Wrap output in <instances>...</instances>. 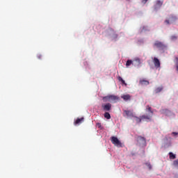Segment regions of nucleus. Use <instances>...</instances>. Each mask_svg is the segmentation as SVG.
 <instances>
[{
  "instance_id": "obj_5",
  "label": "nucleus",
  "mask_w": 178,
  "mask_h": 178,
  "mask_svg": "<svg viewBox=\"0 0 178 178\" xmlns=\"http://www.w3.org/2000/svg\"><path fill=\"white\" fill-rule=\"evenodd\" d=\"M153 63L156 68H160L161 67V62L159 58L156 57H154L153 58Z\"/></svg>"
},
{
  "instance_id": "obj_21",
  "label": "nucleus",
  "mask_w": 178,
  "mask_h": 178,
  "mask_svg": "<svg viewBox=\"0 0 178 178\" xmlns=\"http://www.w3.org/2000/svg\"><path fill=\"white\" fill-rule=\"evenodd\" d=\"M146 111L150 112L152 113V115H153V113H154L153 111L152 110V108L149 106H147Z\"/></svg>"
},
{
  "instance_id": "obj_30",
  "label": "nucleus",
  "mask_w": 178,
  "mask_h": 178,
  "mask_svg": "<svg viewBox=\"0 0 178 178\" xmlns=\"http://www.w3.org/2000/svg\"><path fill=\"white\" fill-rule=\"evenodd\" d=\"M37 57H38V59H42V55L38 54V55L37 56Z\"/></svg>"
},
{
  "instance_id": "obj_8",
  "label": "nucleus",
  "mask_w": 178,
  "mask_h": 178,
  "mask_svg": "<svg viewBox=\"0 0 178 178\" xmlns=\"http://www.w3.org/2000/svg\"><path fill=\"white\" fill-rule=\"evenodd\" d=\"M137 142L140 145H143L146 143V140L144 137L139 136L137 137Z\"/></svg>"
},
{
  "instance_id": "obj_18",
  "label": "nucleus",
  "mask_w": 178,
  "mask_h": 178,
  "mask_svg": "<svg viewBox=\"0 0 178 178\" xmlns=\"http://www.w3.org/2000/svg\"><path fill=\"white\" fill-rule=\"evenodd\" d=\"M169 157L170 159H176V155H175L172 152H169Z\"/></svg>"
},
{
  "instance_id": "obj_29",
  "label": "nucleus",
  "mask_w": 178,
  "mask_h": 178,
  "mask_svg": "<svg viewBox=\"0 0 178 178\" xmlns=\"http://www.w3.org/2000/svg\"><path fill=\"white\" fill-rule=\"evenodd\" d=\"M171 39H172V40H177V36H175V35H172V36H171Z\"/></svg>"
},
{
  "instance_id": "obj_19",
  "label": "nucleus",
  "mask_w": 178,
  "mask_h": 178,
  "mask_svg": "<svg viewBox=\"0 0 178 178\" xmlns=\"http://www.w3.org/2000/svg\"><path fill=\"white\" fill-rule=\"evenodd\" d=\"M104 118L106 119H111V114L108 112H106L104 113Z\"/></svg>"
},
{
  "instance_id": "obj_9",
  "label": "nucleus",
  "mask_w": 178,
  "mask_h": 178,
  "mask_svg": "<svg viewBox=\"0 0 178 178\" xmlns=\"http://www.w3.org/2000/svg\"><path fill=\"white\" fill-rule=\"evenodd\" d=\"M123 111L126 116H128L129 118H134V114L132 111L124 110Z\"/></svg>"
},
{
  "instance_id": "obj_2",
  "label": "nucleus",
  "mask_w": 178,
  "mask_h": 178,
  "mask_svg": "<svg viewBox=\"0 0 178 178\" xmlns=\"http://www.w3.org/2000/svg\"><path fill=\"white\" fill-rule=\"evenodd\" d=\"M111 143L118 147H122V143L120 142L119 138L116 136H111Z\"/></svg>"
},
{
  "instance_id": "obj_17",
  "label": "nucleus",
  "mask_w": 178,
  "mask_h": 178,
  "mask_svg": "<svg viewBox=\"0 0 178 178\" xmlns=\"http://www.w3.org/2000/svg\"><path fill=\"white\" fill-rule=\"evenodd\" d=\"M163 90V87H159L154 90V93L158 94V93L161 92Z\"/></svg>"
},
{
  "instance_id": "obj_12",
  "label": "nucleus",
  "mask_w": 178,
  "mask_h": 178,
  "mask_svg": "<svg viewBox=\"0 0 178 178\" xmlns=\"http://www.w3.org/2000/svg\"><path fill=\"white\" fill-rule=\"evenodd\" d=\"M134 65L135 66H140V64H141V60L139 58H136L134 60Z\"/></svg>"
},
{
  "instance_id": "obj_4",
  "label": "nucleus",
  "mask_w": 178,
  "mask_h": 178,
  "mask_svg": "<svg viewBox=\"0 0 178 178\" xmlns=\"http://www.w3.org/2000/svg\"><path fill=\"white\" fill-rule=\"evenodd\" d=\"M102 107L105 111H110L112 109V104L111 103H108L106 104H102Z\"/></svg>"
},
{
  "instance_id": "obj_11",
  "label": "nucleus",
  "mask_w": 178,
  "mask_h": 178,
  "mask_svg": "<svg viewBox=\"0 0 178 178\" xmlns=\"http://www.w3.org/2000/svg\"><path fill=\"white\" fill-rule=\"evenodd\" d=\"M84 122V118L82 117L81 118H77L76 120L74 122V125H80L82 124V122Z\"/></svg>"
},
{
  "instance_id": "obj_31",
  "label": "nucleus",
  "mask_w": 178,
  "mask_h": 178,
  "mask_svg": "<svg viewBox=\"0 0 178 178\" xmlns=\"http://www.w3.org/2000/svg\"><path fill=\"white\" fill-rule=\"evenodd\" d=\"M148 1V0H142V3L145 5Z\"/></svg>"
},
{
  "instance_id": "obj_25",
  "label": "nucleus",
  "mask_w": 178,
  "mask_h": 178,
  "mask_svg": "<svg viewBox=\"0 0 178 178\" xmlns=\"http://www.w3.org/2000/svg\"><path fill=\"white\" fill-rule=\"evenodd\" d=\"M173 165L175 167H178V159L173 161Z\"/></svg>"
},
{
  "instance_id": "obj_15",
  "label": "nucleus",
  "mask_w": 178,
  "mask_h": 178,
  "mask_svg": "<svg viewBox=\"0 0 178 178\" xmlns=\"http://www.w3.org/2000/svg\"><path fill=\"white\" fill-rule=\"evenodd\" d=\"M124 101H129L131 99V96L129 95H124L121 97Z\"/></svg>"
},
{
  "instance_id": "obj_14",
  "label": "nucleus",
  "mask_w": 178,
  "mask_h": 178,
  "mask_svg": "<svg viewBox=\"0 0 178 178\" xmlns=\"http://www.w3.org/2000/svg\"><path fill=\"white\" fill-rule=\"evenodd\" d=\"M140 83L142 86H148L149 84V81H146L145 79H140Z\"/></svg>"
},
{
  "instance_id": "obj_23",
  "label": "nucleus",
  "mask_w": 178,
  "mask_h": 178,
  "mask_svg": "<svg viewBox=\"0 0 178 178\" xmlns=\"http://www.w3.org/2000/svg\"><path fill=\"white\" fill-rule=\"evenodd\" d=\"M132 64H133V61H132L131 60H128L127 61L126 66H127V67H129V66H130V65H132Z\"/></svg>"
},
{
  "instance_id": "obj_24",
  "label": "nucleus",
  "mask_w": 178,
  "mask_h": 178,
  "mask_svg": "<svg viewBox=\"0 0 178 178\" xmlns=\"http://www.w3.org/2000/svg\"><path fill=\"white\" fill-rule=\"evenodd\" d=\"M175 60H176V70L178 72V57L175 58Z\"/></svg>"
},
{
  "instance_id": "obj_10",
  "label": "nucleus",
  "mask_w": 178,
  "mask_h": 178,
  "mask_svg": "<svg viewBox=\"0 0 178 178\" xmlns=\"http://www.w3.org/2000/svg\"><path fill=\"white\" fill-rule=\"evenodd\" d=\"M168 19L170 23H174L178 19L177 15H169Z\"/></svg>"
},
{
  "instance_id": "obj_13",
  "label": "nucleus",
  "mask_w": 178,
  "mask_h": 178,
  "mask_svg": "<svg viewBox=\"0 0 178 178\" xmlns=\"http://www.w3.org/2000/svg\"><path fill=\"white\" fill-rule=\"evenodd\" d=\"M142 118V120H147V121H151L152 120V115H143L141 116Z\"/></svg>"
},
{
  "instance_id": "obj_26",
  "label": "nucleus",
  "mask_w": 178,
  "mask_h": 178,
  "mask_svg": "<svg viewBox=\"0 0 178 178\" xmlns=\"http://www.w3.org/2000/svg\"><path fill=\"white\" fill-rule=\"evenodd\" d=\"M166 24L169 25L171 24L170 19L165 20L164 22Z\"/></svg>"
},
{
  "instance_id": "obj_27",
  "label": "nucleus",
  "mask_w": 178,
  "mask_h": 178,
  "mask_svg": "<svg viewBox=\"0 0 178 178\" xmlns=\"http://www.w3.org/2000/svg\"><path fill=\"white\" fill-rule=\"evenodd\" d=\"M146 165L147 166V168H149V170H151V169L152 168V166L151 164L149 163H146Z\"/></svg>"
},
{
  "instance_id": "obj_28",
  "label": "nucleus",
  "mask_w": 178,
  "mask_h": 178,
  "mask_svg": "<svg viewBox=\"0 0 178 178\" xmlns=\"http://www.w3.org/2000/svg\"><path fill=\"white\" fill-rule=\"evenodd\" d=\"M172 135H173L175 136H178V132L173 131V132H172Z\"/></svg>"
},
{
  "instance_id": "obj_16",
  "label": "nucleus",
  "mask_w": 178,
  "mask_h": 178,
  "mask_svg": "<svg viewBox=\"0 0 178 178\" xmlns=\"http://www.w3.org/2000/svg\"><path fill=\"white\" fill-rule=\"evenodd\" d=\"M133 118H134V120L136 121V122L137 124L141 123V122L143 120L142 117L138 118V117L134 115V117H133Z\"/></svg>"
},
{
  "instance_id": "obj_6",
  "label": "nucleus",
  "mask_w": 178,
  "mask_h": 178,
  "mask_svg": "<svg viewBox=\"0 0 178 178\" xmlns=\"http://www.w3.org/2000/svg\"><path fill=\"white\" fill-rule=\"evenodd\" d=\"M163 1L161 0H156L154 6V10H157L158 8H161L163 6Z\"/></svg>"
},
{
  "instance_id": "obj_3",
  "label": "nucleus",
  "mask_w": 178,
  "mask_h": 178,
  "mask_svg": "<svg viewBox=\"0 0 178 178\" xmlns=\"http://www.w3.org/2000/svg\"><path fill=\"white\" fill-rule=\"evenodd\" d=\"M154 47L160 48V49H165V48H166V45L160 41H155L154 43Z\"/></svg>"
},
{
  "instance_id": "obj_1",
  "label": "nucleus",
  "mask_w": 178,
  "mask_h": 178,
  "mask_svg": "<svg viewBox=\"0 0 178 178\" xmlns=\"http://www.w3.org/2000/svg\"><path fill=\"white\" fill-rule=\"evenodd\" d=\"M102 99L104 102H110L113 103H117L118 101L120 99V97L113 95H109L106 97H104Z\"/></svg>"
},
{
  "instance_id": "obj_22",
  "label": "nucleus",
  "mask_w": 178,
  "mask_h": 178,
  "mask_svg": "<svg viewBox=\"0 0 178 178\" xmlns=\"http://www.w3.org/2000/svg\"><path fill=\"white\" fill-rule=\"evenodd\" d=\"M96 127H97L98 129H101V130L103 129V127H102V124H101L100 122L96 123Z\"/></svg>"
},
{
  "instance_id": "obj_20",
  "label": "nucleus",
  "mask_w": 178,
  "mask_h": 178,
  "mask_svg": "<svg viewBox=\"0 0 178 178\" xmlns=\"http://www.w3.org/2000/svg\"><path fill=\"white\" fill-rule=\"evenodd\" d=\"M118 81L122 82V83L124 84V86H127L125 81H124L120 76H118Z\"/></svg>"
},
{
  "instance_id": "obj_7",
  "label": "nucleus",
  "mask_w": 178,
  "mask_h": 178,
  "mask_svg": "<svg viewBox=\"0 0 178 178\" xmlns=\"http://www.w3.org/2000/svg\"><path fill=\"white\" fill-rule=\"evenodd\" d=\"M160 111L163 115H165V116H171L172 115V112L166 108L161 109Z\"/></svg>"
}]
</instances>
